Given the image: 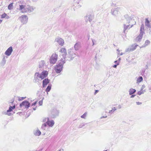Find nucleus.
I'll list each match as a JSON object with an SVG mask.
<instances>
[{"mask_svg":"<svg viewBox=\"0 0 151 151\" xmlns=\"http://www.w3.org/2000/svg\"><path fill=\"white\" fill-rule=\"evenodd\" d=\"M48 74V72L46 70L43 71L40 74L39 73L37 72L35 73V77L36 78H38L43 79L46 78Z\"/></svg>","mask_w":151,"mask_h":151,"instance_id":"obj_1","label":"nucleus"},{"mask_svg":"<svg viewBox=\"0 0 151 151\" xmlns=\"http://www.w3.org/2000/svg\"><path fill=\"white\" fill-rule=\"evenodd\" d=\"M58 55L56 54H53L51 56L50 59V61L51 64H54L56 63V62L58 59Z\"/></svg>","mask_w":151,"mask_h":151,"instance_id":"obj_2","label":"nucleus"},{"mask_svg":"<svg viewBox=\"0 0 151 151\" xmlns=\"http://www.w3.org/2000/svg\"><path fill=\"white\" fill-rule=\"evenodd\" d=\"M19 106L21 107H24L26 108H28L30 106V104L28 101H24L20 104Z\"/></svg>","mask_w":151,"mask_h":151,"instance_id":"obj_3","label":"nucleus"},{"mask_svg":"<svg viewBox=\"0 0 151 151\" xmlns=\"http://www.w3.org/2000/svg\"><path fill=\"white\" fill-rule=\"evenodd\" d=\"M63 61L62 64L60 65L59 64L56 66L55 69V71L57 73H59L61 72L62 70L63 64Z\"/></svg>","mask_w":151,"mask_h":151,"instance_id":"obj_4","label":"nucleus"},{"mask_svg":"<svg viewBox=\"0 0 151 151\" xmlns=\"http://www.w3.org/2000/svg\"><path fill=\"white\" fill-rule=\"evenodd\" d=\"M19 18L23 24L26 23L28 20V17L26 15H22Z\"/></svg>","mask_w":151,"mask_h":151,"instance_id":"obj_5","label":"nucleus"},{"mask_svg":"<svg viewBox=\"0 0 151 151\" xmlns=\"http://www.w3.org/2000/svg\"><path fill=\"white\" fill-rule=\"evenodd\" d=\"M13 51L12 48V47H9L5 52L6 55L7 56H9Z\"/></svg>","mask_w":151,"mask_h":151,"instance_id":"obj_6","label":"nucleus"},{"mask_svg":"<svg viewBox=\"0 0 151 151\" xmlns=\"http://www.w3.org/2000/svg\"><path fill=\"white\" fill-rule=\"evenodd\" d=\"M56 40L61 46H63L64 44V40L61 38H58Z\"/></svg>","mask_w":151,"mask_h":151,"instance_id":"obj_7","label":"nucleus"},{"mask_svg":"<svg viewBox=\"0 0 151 151\" xmlns=\"http://www.w3.org/2000/svg\"><path fill=\"white\" fill-rule=\"evenodd\" d=\"M61 55L63 56H65L67 54V51L66 49L64 48H62L60 51Z\"/></svg>","mask_w":151,"mask_h":151,"instance_id":"obj_8","label":"nucleus"},{"mask_svg":"<svg viewBox=\"0 0 151 151\" xmlns=\"http://www.w3.org/2000/svg\"><path fill=\"white\" fill-rule=\"evenodd\" d=\"M143 34L142 32H140V34L136 38V40L137 42L140 41L142 37Z\"/></svg>","mask_w":151,"mask_h":151,"instance_id":"obj_9","label":"nucleus"},{"mask_svg":"<svg viewBox=\"0 0 151 151\" xmlns=\"http://www.w3.org/2000/svg\"><path fill=\"white\" fill-rule=\"evenodd\" d=\"M50 80L47 78H45L43 81V86L44 87L50 82Z\"/></svg>","mask_w":151,"mask_h":151,"instance_id":"obj_10","label":"nucleus"},{"mask_svg":"<svg viewBox=\"0 0 151 151\" xmlns=\"http://www.w3.org/2000/svg\"><path fill=\"white\" fill-rule=\"evenodd\" d=\"M145 86H142L141 90L140 91H139L137 92V94L139 95H141L142 94H143L144 93L145 91L144 89Z\"/></svg>","mask_w":151,"mask_h":151,"instance_id":"obj_11","label":"nucleus"},{"mask_svg":"<svg viewBox=\"0 0 151 151\" xmlns=\"http://www.w3.org/2000/svg\"><path fill=\"white\" fill-rule=\"evenodd\" d=\"M25 6L24 5H21L19 6V10H22V13H24L27 12V10L24 9Z\"/></svg>","mask_w":151,"mask_h":151,"instance_id":"obj_12","label":"nucleus"},{"mask_svg":"<svg viewBox=\"0 0 151 151\" xmlns=\"http://www.w3.org/2000/svg\"><path fill=\"white\" fill-rule=\"evenodd\" d=\"M138 46V45L136 44H134L132 45L130 48L129 49V50L130 51H133L135 50L137 47Z\"/></svg>","mask_w":151,"mask_h":151,"instance_id":"obj_13","label":"nucleus"},{"mask_svg":"<svg viewBox=\"0 0 151 151\" xmlns=\"http://www.w3.org/2000/svg\"><path fill=\"white\" fill-rule=\"evenodd\" d=\"M46 123L49 126L52 127L54 124V122L52 120H48L47 121Z\"/></svg>","mask_w":151,"mask_h":151,"instance_id":"obj_14","label":"nucleus"},{"mask_svg":"<svg viewBox=\"0 0 151 151\" xmlns=\"http://www.w3.org/2000/svg\"><path fill=\"white\" fill-rule=\"evenodd\" d=\"M15 108V106L14 105L12 106H10L9 107V109H8L7 111V112H11V111H12L13 109H14Z\"/></svg>","mask_w":151,"mask_h":151,"instance_id":"obj_15","label":"nucleus"},{"mask_svg":"<svg viewBox=\"0 0 151 151\" xmlns=\"http://www.w3.org/2000/svg\"><path fill=\"white\" fill-rule=\"evenodd\" d=\"M142 80V76H139L137 79V83H139L141 82Z\"/></svg>","mask_w":151,"mask_h":151,"instance_id":"obj_16","label":"nucleus"},{"mask_svg":"<svg viewBox=\"0 0 151 151\" xmlns=\"http://www.w3.org/2000/svg\"><path fill=\"white\" fill-rule=\"evenodd\" d=\"M136 90L133 88H131L129 90V94L131 95L134 93L136 92Z\"/></svg>","mask_w":151,"mask_h":151,"instance_id":"obj_17","label":"nucleus"},{"mask_svg":"<svg viewBox=\"0 0 151 151\" xmlns=\"http://www.w3.org/2000/svg\"><path fill=\"white\" fill-rule=\"evenodd\" d=\"M1 18L6 17L7 19H8L9 18V17L7 16V14L6 13H4L1 15Z\"/></svg>","mask_w":151,"mask_h":151,"instance_id":"obj_18","label":"nucleus"},{"mask_svg":"<svg viewBox=\"0 0 151 151\" xmlns=\"http://www.w3.org/2000/svg\"><path fill=\"white\" fill-rule=\"evenodd\" d=\"M145 25L147 26L148 27H150V22L147 19H145Z\"/></svg>","mask_w":151,"mask_h":151,"instance_id":"obj_19","label":"nucleus"},{"mask_svg":"<svg viewBox=\"0 0 151 151\" xmlns=\"http://www.w3.org/2000/svg\"><path fill=\"white\" fill-rule=\"evenodd\" d=\"M34 134L35 135L39 136L41 134V132L39 130H37L35 131Z\"/></svg>","mask_w":151,"mask_h":151,"instance_id":"obj_20","label":"nucleus"},{"mask_svg":"<svg viewBox=\"0 0 151 151\" xmlns=\"http://www.w3.org/2000/svg\"><path fill=\"white\" fill-rule=\"evenodd\" d=\"M74 47L75 50H77L80 48V46L78 43H76Z\"/></svg>","mask_w":151,"mask_h":151,"instance_id":"obj_21","label":"nucleus"},{"mask_svg":"<svg viewBox=\"0 0 151 151\" xmlns=\"http://www.w3.org/2000/svg\"><path fill=\"white\" fill-rule=\"evenodd\" d=\"M13 3H12L10 4L8 6V9L9 10H11L13 9Z\"/></svg>","mask_w":151,"mask_h":151,"instance_id":"obj_22","label":"nucleus"},{"mask_svg":"<svg viewBox=\"0 0 151 151\" xmlns=\"http://www.w3.org/2000/svg\"><path fill=\"white\" fill-rule=\"evenodd\" d=\"M144 25L143 24H142L141 25L140 29V32H142L143 33V34L144 33Z\"/></svg>","mask_w":151,"mask_h":151,"instance_id":"obj_23","label":"nucleus"},{"mask_svg":"<svg viewBox=\"0 0 151 151\" xmlns=\"http://www.w3.org/2000/svg\"><path fill=\"white\" fill-rule=\"evenodd\" d=\"M150 41L148 40H147L145 42L144 46L145 47V46H146L150 44Z\"/></svg>","mask_w":151,"mask_h":151,"instance_id":"obj_24","label":"nucleus"},{"mask_svg":"<svg viewBox=\"0 0 151 151\" xmlns=\"http://www.w3.org/2000/svg\"><path fill=\"white\" fill-rule=\"evenodd\" d=\"M51 88V86H48L46 89V91L47 92H49L50 91Z\"/></svg>","mask_w":151,"mask_h":151,"instance_id":"obj_25","label":"nucleus"},{"mask_svg":"<svg viewBox=\"0 0 151 151\" xmlns=\"http://www.w3.org/2000/svg\"><path fill=\"white\" fill-rule=\"evenodd\" d=\"M116 109L115 108V107H114L111 110L109 111V113H111L112 112H113L114 111H115V110H116Z\"/></svg>","mask_w":151,"mask_h":151,"instance_id":"obj_26","label":"nucleus"},{"mask_svg":"<svg viewBox=\"0 0 151 151\" xmlns=\"http://www.w3.org/2000/svg\"><path fill=\"white\" fill-rule=\"evenodd\" d=\"M86 115L87 113H85L83 114V115L81 116V117L83 118H85L86 116Z\"/></svg>","mask_w":151,"mask_h":151,"instance_id":"obj_27","label":"nucleus"},{"mask_svg":"<svg viewBox=\"0 0 151 151\" xmlns=\"http://www.w3.org/2000/svg\"><path fill=\"white\" fill-rule=\"evenodd\" d=\"M43 104V101L42 100L40 101L39 102V104L40 106H41Z\"/></svg>","mask_w":151,"mask_h":151,"instance_id":"obj_28","label":"nucleus"},{"mask_svg":"<svg viewBox=\"0 0 151 151\" xmlns=\"http://www.w3.org/2000/svg\"><path fill=\"white\" fill-rule=\"evenodd\" d=\"M37 101H35V102L33 103L32 104V106H35L37 103Z\"/></svg>","mask_w":151,"mask_h":151,"instance_id":"obj_29","label":"nucleus"},{"mask_svg":"<svg viewBox=\"0 0 151 151\" xmlns=\"http://www.w3.org/2000/svg\"><path fill=\"white\" fill-rule=\"evenodd\" d=\"M136 104L138 105H140V104H142V103L141 102H136Z\"/></svg>","mask_w":151,"mask_h":151,"instance_id":"obj_30","label":"nucleus"},{"mask_svg":"<svg viewBox=\"0 0 151 151\" xmlns=\"http://www.w3.org/2000/svg\"><path fill=\"white\" fill-rule=\"evenodd\" d=\"M42 126L44 127H46L47 126V124L46 123H44Z\"/></svg>","mask_w":151,"mask_h":151,"instance_id":"obj_31","label":"nucleus"},{"mask_svg":"<svg viewBox=\"0 0 151 151\" xmlns=\"http://www.w3.org/2000/svg\"><path fill=\"white\" fill-rule=\"evenodd\" d=\"M135 96V95H133L132 96H131V98H133Z\"/></svg>","mask_w":151,"mask_h":151,"instance_id":"obj_32","label":"nucleus"},{"mask_svg":"<svg viewBox=\"0 0 151 151\" xmlns=\"http://www.w3.org/2000/svg\"><path fill=\"white\" fill-rule=\"evenodd\" d=\"M117 66V65H114L113 66V67L116 68Z\"/></svg>","mask_w":151,"mask_h":151,"instance_id":"obj_33","label":"nucleus"},{"mask_svg":"<svg viewBox=\"0 0 151 151\" xmlns=\"http://www.w3.org/2000/svg\"><path fill=\"white\" fill-rule=\"evenodd\" d=\"M2 21V20L0 19V24L1 23Z\"/></svg>","mask_w":151,"mask_h":151,"instance_id":"obj_34","label":"nucleus"},{"mask_svg":"<svg viewBox=\"0 0 151 151\" xmlns=\"http://www.w3.org/2000/svg\"><path fill=\"white\" fill-rule=\"evenodd\" d=\"M36 107H35V108H33V109L34 110H36Z\"/></svg>","mask_w":151,"mask_h":151,"instance_id":"obj_35","label":"nucleus"},{"mask_svg":"<svg viewBox=\"0 0 151 151\" xmlns=\"http://www.w3.org/2000/svg\"><path fill=\"white\" fill-rule=\"evenodd\" d=\"M98 91V90H96V92H95V93H96Z\"/></svg>","mask_w":151,"mask_h":151,"instance_id":"obj_36","label":"nucleus"},{"mask_svg":"<svg viewBox=\"0 0 151 151\" xmlns=\"http://www.w3.org/2000/svg\"><path fill=\"white\" fill-rule=\"evenodd\" d=\"M124 29H125V28H124ZM126 29H124V32L125 33V30H126Z\"/></svg>","mask_w":151,"mask_h":151,"instance_id":"obj_37","label":"nucleus"}]
</instances>
